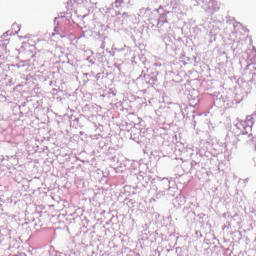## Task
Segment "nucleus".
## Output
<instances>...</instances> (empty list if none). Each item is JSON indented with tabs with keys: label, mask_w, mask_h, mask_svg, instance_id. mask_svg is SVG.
<instances>
[{
	"label": "nucleus",
	"mask_w": 256,
	"mask_h": 256,
	"mask_svg": "<svg viewBox=\"0 0 256 256\" xmlns=\"http://www.w3.org/2000/svg\"><path fill=\"white\" fill-rule=\"evenodd\" d=\"M67 9L70 11H77V9H89V5L85 4L83 0H69L67 2Z\"/></svg>",
	"instance_id": "nucleus-1"
},
{
	"label": "nucleus",
	"mask_w": 256,
	"mask_h": 256,
	"mask_svg": "<svg viewBox=\"0 0 256 256\" xmlns=\"http://www.w3.org/2000/svg\"><path fill=\"white\" fill-rule=\"evenodd\" d=\"M83 1H84V5H88V8L86 9L89 11V9H93V7L97 5L98 0H83Z\"/></svg>",
	"instance_id": "nucleus-2"
},
{
	"label": "nucleus",
	"mask_w": 256,
	"mask_h": 256,
	"mask_svg": "<svg viewBox=\"0 0 256 256\" xmlns=\"http://www.w3.org/2000/svg\"><path fill=\"white\" fill-rule=\"evenodd\" d=\"M123 3H125V0H116L115 1V5L116 7H121V5H123ZM131 3V0H128V5Z\"/></svg>",
	"instance_id": "nucleus-3"
},
{
	"label": "nucleus",
	"mask_w": 256,
	"mask_h": 256,
	"mask_svg": "<svg viewBox=\"0 0 256 256\" xmlns=\"http://www.w3.org/2000/svg\"><path fill=\"white\" fill-rule=\"evenodd\" d=\"M125 15H126V17H128L127 13H123V16H125Z\"/></svg>",
	"instance_id": "nucleus-4"
}]
</instances>
